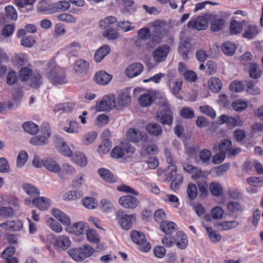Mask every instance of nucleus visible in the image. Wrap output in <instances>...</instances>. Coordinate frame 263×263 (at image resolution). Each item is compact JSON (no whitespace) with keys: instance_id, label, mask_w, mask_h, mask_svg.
<instances>
[{"instance_id":"f257e3e1","label":"nucleus","mask_w":263,"mask_h":263,"mask_svg":"<svg viewBox=\"0 0 263 263\" xmlns=\"http://www.w3.org/2000/svg\"><path fill=\"white\" fill-rule=\"evenodd\" d=\"M47 71L49 79L54 84L61 85L67 82L65 70L58 66L54 60L48 63Z\"/></svg>"},{"instance_id":"f03ea898","label":"nucleus","mask_w":263,"mask_h":263,"mask_svg":"<svg viewBox=\"0 0 263 263\" xmlns=\"http://www.w3.org/2000/svg\"><path fill=\"white\" fill-rule=\"evenodd\" d=\"M95 252V249L89 245H84L81 247L70 249L68 253L75 261L80 262L91 257Z\"/></svg>"},{"instance_id":"7ed1b4c3","label":"nucleus","mask_w":263,"mask_h":263,"mask_svg":"<svg viewBox=\"0 0 263 263\" xmlns=\"http://www.w3.org/2000/svg\"><path fill=\"white\" fill-rule=\"evenodd\" d=\"M164 26V23L160 21L156 20L153 22V30L151 33L150 41L146 44L148 47L153 48L161 42L165 33Z\"/></svg>"},{"instance_id":"20e7f679","label":"nucleus","mask_w":263,"mask_h":263,"mask_svg":"<svg viewBox=\"0 0 263 263\" xmlns=\"http://www.w3.org/2000/svg\"><path fill=\"white\" fill-rule=\"evenodd\" d=\"M130 236L132 241L138 245L139 249L141 251L147 252L151 250V245L146 241L143 233L139 231H132Z\"/></svg>"},{"instance_id":"39448f33","label":"nucleus","mask_w":263,"mask_h":263,"mask_svg":"<svg viewBox=\"0 0 263 263\" xmlns=\"http://www.w3.org/2000/svg\"><path fill=\"white\" fill-rule=\"evenodd\" d=\"M42 136H36L30 139V143L35 146H42L48 143V139L51 135L50 127L48 124H45L41 128Z\"/></svg>"},{"instance_id":"423d86ee","label":"nucleus","mask_w":263,"mask_h":263,"mask_svg":"<svg viewBox=\"0 0 263 263\" xmlns=\"http://www.w3.org/2000/svg\"><path fill=\"white\" fill-rule=\"evenodd\" d=\"M116 107V102L114 95L105 96L102 100L96 104V110L98 111L110 110Z\"/></svg>"},{"instance_id":"0eeeda50","label":"nucleus","mask_w":263,"mask_h":263,"mask_svg":"<svg viewBox=\"0 0 263 263\" xmlns=\"http://www.w3.org/2000/svg\"><path fill=\"white\" fill-rule=\"evenodd\" d=\"M116 217L120 226L126 230L132 228L133 221L136 219L135 214L127 215L122 211H118L116 213Z\"/></svg>"},{"instance_id":"6e6552de","label":"nucleus","mask_w":263,"mask_h":263,"mask_svg":"<svg viewBox=\"0 0 263 263\" xmlns=\"http://www.w3.org/2000/svg\"><path fill=\"white\" fill-rule=\"evenodd\" d=\"M166 112H158L156 116L157 121H159L163 125H171L172 124L173 116L172 112L170 110V105L167 103H164Z\"/></svg>"},{"instance_id":"1a4fd4ad","label":"nucleus","mask_w":263,"mask_h":263,"mask_svg":"<svg viewBox=\"0 0 263 263\" xmlns=\"http://www.w3.org/2000/svg\"><path fill=\"white\" fill-rule=\"evenodd\" d=\"M126 138L128 141L133 143H138L140 141H145L146 136L144 135L140 129L136 128H129L126 133Z\"/></svg>"},{"instance_id":"9d476101","label":"nucleus","mask_w":263,"mask_h":263,"mask_svg":"<svg viewBox=\"0 0 263 263\" xmlns=\"http://www.w3.org/2000/svg\"><path fill=\"white\" fill-rule=\"evenodd\" d=\"M170 52V47L166 45L159 46L153 52V58L155 61L160 63L164 61Z\"/></svg>"},{"instance_id":"9b49d317","label":"nucleus","mask_w":263,"mask_h":263,"mask_svg":"<svg viewBox=\"0 0 263 263\" xmlns=\"http://www.w3.org/2000/svg\"><path fill=\"white\" fill-rule=\"evenodd\" d=\"M120 205L125 209H134L138 204L137 199L132 196L127 195L121 197L119 199Z\"/></svg>"},{"instance_id":"f8f14e48","label":"nucleus","mask_w":263,"mask_h":263,"mask_svg":"<svg viewBox=\"0 0 263 263\" xmlns=\"http://www.w3.org/2000/svg\"><path fill=\"white\" fill-rule=\"evenodd\" d=\"M207 19L204 16H198L194 20H191L187 23V27L195 28L198 30H204L208 26Z\"/></svg>"},{"instance_id":"ddd939ff","label":"nucleus","mask_w":263,"mask_h":263,"mask_svg":"<svg viewBox=\"0 0 263 263\" xmlns=\"http://www.w3.org/2000/svg\"><path fill=\"white\" fill-rule=\"evenodd\" d=\"M123 147L119 146L115 147L111 153V156L112 158L119 159L122 157L124 155V152L131 153L133 151L132 145L128 143L122 144Z\"/></svg>"},{"instance_id":"4468645a","label":"nucleus","mask_w":263,"mask_h":263,"mask_svg":"<svg viewBox=\"0 0 263 263\" xmlns=\"http://www.w3.org/2000/svg\"><path fill=\"white\" fill-rule=\"evenodd\" d=\"M112 79V76L105 71H100L98 72L94 77L95 82L101 85H106L108 84Z\"/></svg>"},{"instance_id":"2eb2a0df","label":"nucleus","mask_w":263,"mask_h":263,"mask_svg":"<svg viewBox=\"0 0 263 263\" xmlns=\"http://www.w3.org/2000/svg\"><path fill=\"white\" fill-rule=\"evenodd\" d=\"M143 69L142 64L137 63L131 64L126 69V76L130 78L139 75Z\"/></svg>"},{"instance_id":"dca6fc26","label":"nucleus","mask_w":263,"mask_h":263,"mask_svg":"<svg viewBox=\"0 0 263 263\" xmlns=\"http://www.w3.org/2000/svg\"><path fill=\"white\" fill-rule=\"evenodd\" d=\"M209 89L214 93H218L222 87V83L220 80L217 77H211L208 81Z\"/></svg>"},{"instance_id":"f3484780","label":"nucleus","mask_w":263,"mask_h":263,"mask_svg":"<svg viewBox=\"0 0 263 263\" xmlns=\"http://www.w3.org/2000/svg\"><path fill=\"white\" fill-rule=\"evenodd\" d=\"M71 245L69 238L65 236L59 237L54 243V248L59 251L66 250Z\"/></svg>"},{"instance_id":"a211bd4d","label":"nucleus","mask_w":263,"mask_h":263,"mask_svg":"<svg viewBox=\"0 0 263 263\" xmlns=\"http://www.w3.org/2000/svg\"><path fill=\"white\" fill-rule=\"evenodd\" d=\"M88 228L87 223L83 222H79L74 223L72 226L68 228L69 233L74 234L76 235H81L84 232L86 233Z\"/></svg>"},{"instance_id":"6ab92c4d","label":"nucleus","mask_w":263,"mask_h":263,"mask_svg":"<svg viewBox=\"0 0 263 263\" xmlns=\"http://www.w3.org/2000/svg\"><path fill=\"white\" fill-rule=\"evenodd\" d=\"M58 142L56 143L57 147L59 152L63 155L66 157H72L73 154L72 151L65 142L62 139H57Z\"/></svg>"},{"instance_id":"aec40b11","label":"nucleus","mask_w":263,"mask_h":263,"mask_svg":"<svg viewBox=\"0 0 263 263\" xmlns=\"http://www.w3.org/2000/svg\"><path fill=\"white\" fill-rule=\"evenodd\" d=\"M89 66V63L87 61L80 59L75 62L73 69L78 73H85L88 70Z\"/></svg>"},{"instance_id":"412c9836","label":"nucleus","mask_w":263,"mask_h":263,"mask_svg":"<svg viewBox=\"0 0 263 263\" xmlns=\"http://www.w3.org/2000/svg\"><path fill=\"white\" fill-rule=\"evenodd\" d=\"M44 166L48 171L57 173L61 171L60 165L51 158H44Z\"/></svg>"},{"instance_id":"4be33fe9","label":"nucleus","mask_w":263,"mask_h":263,"mask_svg":"<svg viewBox=\"0 0 263 263\" xmlns=\"http://www.w3.org/2000/svg\"><path fill=\"white\" fill-rule=\"evenodd\" d=\"M177 247L180 249H185L188 243L186 235L182 232H177L175 238Z\"/></svg>"},{"instance_id":"5701e85b","label":"nucleus","mask_w":263,"mask_h":263,"mask_svg":"<svg viewBox=\"0 0 263 263\" xmlns=\"http://www.w3.org/2000/svg\"><path fill=\"white\" fill-rule=\"evenodd\" d=\"M146 131L153 136H159L162 134L161 126L157 123H149L146 126Z\"/></svg>"},{"instance_id":"b1692460","label":"nucleus","mask_w":263,"mask_h":263,"mask_svg":"<svg viewBox=\"0 0 263 263\" xmlns=\"http://www.w3.org/2000/svg\"><path fill=\"white\" fill-rule=\"evenodd\" d=\"M160 229L166 235H171L175 232L176 224L173 222L162 221L160 222Z\"/></svg>"},{"instance_id":"393cba45","label":"nucleus","mask_w":263,"mask_h":263,"mask_svg":"<svg viewBox=\"0 0 263 263\" xmlns=\"http://www.w3.org/2000/svg\"><path fill=\"white\" fill-rule=\"evenodd\" d=\"M87 240L92 244L96 245L99 248L100 242L99 235L94 229H87L86 232Z\"/></svg>"},{"instance_id":"a878e982","label":"nucleus","mask_w":263,"mask_h":263,"mask_svg":"<svg viewBox=\"0 0 263 263\" xmlns=\"http://www.w3.org/2000/svg\"><path fill=\"white\" fill-rule=\"evenodd\" d=\"M32 204L41 210H46L49 207L50 202L47 198L36 197L32 199Z\"/></svg>"},{"instance_id":"bb28decb","label":"nucleus","mask_w":263,"mask_h":263,"mask_svg":"<svg viewBox=\"0 0 263 263\" xmlns=\"http://www.w3.org/2000/svg\"><path fill=\"white\" fill-rule=\"evenodd\" d=\"M109 52L110 48L108 45L101 46L95 54V61L97 63L100 62Z\"/></svg>"},{"instance_id":"cd10ccee","label":"nucleus","mask_w":263,"mask_h":263,"mask_svg":"<svg viewBox=\"0 0 263 263\" xmlns=\"http://www.w3.org/2000/svg\"><path fill=\"white\" fill-rule=\"evenodd\" d=\"M155 100V97L151 93H144L140 96L138 102L142 107L151 106Z\"/></svg>"},{"instance_id":"c85d7f7f","label":"nucleus","mask_w":263,"mask_h":263,"mask_svg":"<svg viewBox=\"0 0 263 263\" xmlns=\"http://www.w3.org/2000/svg\"><path fill=\"white\" fill-rule=\"evenodd\" d=\"M82 48L81 44L78 42L74 41L71 43L66 49L69 55L72 57H78L79 51Z\"/></svg>"},{"instance_id":"c756f323","label":"nucleus","mask_w":263,"mask_h":263,"mask_svg":"<svg viewBox=\"0 0 263 263\" xmlns=\"http://www.w3.org/2000/svg\"><path fill=\"white\" fill-rule=\"evenodd\" d=\"M52 214L58 220L65 225H69L70 223V218L63 212L59 209H53Z\"/></svg>"},{"instance_id":"7c9ffc66","label":"nucleus","mask_w":263,"mask_h":263,"mask_svg":"<svg viewBox=\"0 0 263 263\" xmlns=\"http://www.w3.org/2000/svg\"><path fill=\"white\" fill-rule=\"evenodd\" d=\"M24 192L32 199L40 195L39 191L33 185L29 183H25L23 185Z\"/></svg>"},{"instance_id":"2f4dec72","label":"nucleus","mask_w":263,"mask_h":263,"mask_svg":"<svg viewBox=\"0 0 263 263\" xmlns=\"http://www.w3.org/2000/svg\"><path fill=\"white\" fill-rule=\"evenodd\" d=\"M239 225L236 220L224 221L216 223V227L221 231H227L236 228Z\"/></svg>"},{"instance_id":"473e14b6","label":"nucleus","mask_w":263,"mask_h":263,"mask_svg":"<svg viewBox=\"0 0 263 263\" xmlns=\"http://www.w3.org/2000/svg\"><path fill=\"white\" fill-rule=\"evenodd\" d=\"M100 177L106 182L112 183L116 181V178L114 175L108 170L100 168L98 171Z\"/></svg>"},{"instance_id":"72a5a7b5","label":"nucleus","mask_w":263,"mask_h":263,"mask_svg":"<svg viewBox=\"0 0 263 263\" xmlns=\"http://www.w3.org/2000/svg\"><path fill=\"white\" fill-rule=\"evenodd\" d=\"M72 157V160L78 165L84 166L87 164V158L82 153L79 152H74Z\"/></svg>"},{"instance_id":"f704fd0d","label":"nucleus","mask_w":263,"mask_h":263,"mask_svg":"<svg viewBox=\"0 0 263 263\" xmlns=\"http://www.w3.org/2000/svg\"><path fill=\"white\" fill-rule=\"evenodd\" d=\"M83 196V192L80 190L70 191L63 195V199L65 201H71L78 199Z\"/></svg>"},{"instance_id":"c9c22d12","label":"nucleus","mask_w":263,"mask_h":263,"mask_svg":"<svg viewBox=\"0 0 263 263\" xmlns=\"http://www.w3.org/2000/svg\"><path fill=\"white\" fill-rule=\"evenodd\" d=\"M117 103L120 106H125L130 103V96L128 92H122L117 98Z\"/></svg>"},{"instance_id":"e433bc0d","label":"nucleus","mask_w":263,"mask_h":263,"mask_svg":"<svg viewBox=\"0 0 263 263\" xmlns=\"http://www.w3.org/2000/svg\"><path fill=\"white\" fill-rule=\"evenodd\" d=\"M22 127L26 133L31 135H35L37 134L39 130V126L31 121H28L24 123Z\"/></svg>"},{"instance_id":"4c0bfd02","label":"nucleus","mask_w":263,"mask_h":263,"mask_svg":"<svg viewBox=\"0 0 263 263\" xmlns=\"http://www.w3.org/2000/svg\"><path fill=\"white\" fill-rule=\"evenodd\" d=\"M209 190L212 195L216 197L220 196L223 194L221 185L218 182H212L209 185Z\"/></svg>"},{"instance_id":"58836bf2","label":"nucleus","mask_w":263,"mask_h":263,"mask_svg":"<svg viewBox=\"0 0 263 263\" xmlns=\"http://www.w3.org/2000/svg\"><path fill=\"white\" fill-rule=\"evenodd\" d=\"M226 24V21L222 18H215L211 21L210 28L213 31H218L222 29Z\"/></svg>"},{"instance_id":"ea45409f","label":"nucleus","mask_w":263,"mask_h":263,"mask_svg":"<svg viewBox=\"0 0 263 263\" xmlns=\"http://www.w3.org/2000/svg\"><path fill=\"white\" fill-rule=\"evenodd\" d=\"M117 18L114 16H108L99 22L100 27L103 29H106L112 28L111 26L113 24L116 23Z\"/></svg>"},{"instance_id":"a19ab883","label":"nucleus","mask_w":263,"mask_h":263,"mask_svg":"<svg viewBox=\"0 0 263 263\" xmlns=\"http://www.w3.org/2000/svg\"><path fill=\"white\" fill-rule=\"evenodd\" d=\"M200 160L205 165H209L212 158V153L210 150L203 149L199 153Z\"/></svg>"},{"instance_id":"79ce46f5","label":"nucleus","mask_w":263,"mask_h":263,"mask_svg":"<svg viewBox=\"0 0 263 263\" xmlns=\"http://www.w3.org/2000/svg\"><path fill=\"white\" fill-rule=\"evenodd\" d=\"M64 130L69 134H78L81 131V126L79 123L74 121H71L68 126H65Z\"/></svg>"},{"instance_id":"37998d69","label":"nucleus","mask_w":263,"mask_h":263,"mask_svg":"<svg viewBox=\"0 0 263 263\" xmlns=\"http://www.w3.org/2000/svg\"><path fill=\"white\" fill-rule=\"evenodd\" d=\"M258 34L257 26L255 25H249L242 36L248 39H252Z\"/></svg>"},{"instance_id":"c03bdc74","label":"nucleus","mask_w":263,"mask_h":263,"mask_svg":"<svg viewBox=\"0 0 263 263\" xmlns=\"http://www.w3.org/2000/svg\"><path fill=\"white\" fill-rule=\"evenodd\" d=\"M249 74L253 79H258L261 75V70L259 68V65L256 63H251L249 70Z\"/></svg>"},{"instance_id":"a18cd8bd","label":"nucleus","mask_w":263,"mask_h":263,"mask_svg":"<svg viewBox=\"0 0 263 263\" xmlns=\"http://www.w3.org/2000/svg\"><path fill=\"white\" fill-rule=\"evenodd\" d=\"M208 175L209 173L207 172L202 171L200 168L196 167L192 175V178L196 181L197 183L198 180H206V177Z\"/></svg>"},{"instance_id":"49530a36","label":"nucleus","mask_w":263,"mask_h":263,"mask_svg":"<svg viewBox=\"0 0 263 263\" xmlns=\"http://www.w3.org/2000/svg\"><path fill=\"white\" fill-rule=\"evenodd\" d=\"M236 50L235 45L230 42H227L223 44L222 50L223 53L228 55H232Z\"/></svg>"},{"instance_id":"de8ad7c7","label":"nucleus","mask_w":263,"mask_h":263,"mask_svg":"<svg viewBox=\"0 0 263 263\" xmlns=\"http://www.w3.org/2000/svg\"><path fill=\"white\" fill-rule=\"evenodd\" d=\"M197 184L200 197H206L208 194V184L206 180H198Z\"/></svg>"},{"instance_id":"09e8293b","label":"nucleus","mask_w":263,"mask_h":263,"mask_svg":"<svg viewBox=\"0 0 263 263\" xmlns=\"http://www.w3.org/2000/svg\"><path fill=\"white\" fill-rule=\"evenodd\" d=\"M186 193L190 200L195 199L198 194L196 186L192 183H189L186 188Z\"/></svg>"},{"instance_id":"8fccbe9b","label":"nucleus","mask_w":263,"mask_h":263,"mask_svg":"<svg viewBox=\"0 0 263 263\" xmlns=\"http://www.w3.org/2000/svg\"><path fill=\"white\" fill-rule=\"evenodd\" d=\"M242 30V24L237 21H233L231 22L230 26V32L231 34H237L240 33Z\"/></svg>"},{"instance_id":"3c124183","label":"nucleus","mask_w":263,"mask_h":263,"mask_svg":"<svg viewBox=\"0 0 263 263\" xmlns=\"http://www.w3.org/2000/svg\"><path fill=\"white\" fill-rule=\"evenodd\" d=\"M233 108L236 111H242L245 110L248 107L247 102L238 99L235 100L232 104Z\"/></svg>"},{"instance_id":"603ef678","label":"nucleus","mask_w":263,"mask_h":263,"mask_svg":"<svg viewBox=\"0 0 263 263\" xmlns=\"http://www.w3.org/2000/svg\"><path fill=\"white\" fill-rule=\"evenodd\" d=\"M247 91L252 95H258L260 93V89L251 80L246 81Z\"/></svg>"},{"instance_id":"864d4df0","label":"nucleus","mask_w":263,"mask_h":263,"mask_svg":"<svg viewBox=\"0 0 263 263\" xmlns=\"http://www.w3.org/2000/svg\"><path fill=\"white\" fill-rule=\"evenodd\" d=\"M14 214V212L11 207L2 206L0 207V217L3 218H8Z\"/></svg>"},{"instance_id":"5fc2aeb1","label":"nucleus","mask_w":263,"mask_h":263,"mask_svg":"<svg viewBox=\"0 0 263 263\" xmlns=\"http://www.w3.org/2000/svg\"><path fill=\"white\" fill-rule=\"evenodd\" d=\"M28 160V154L24 151H21L17 157L16 166L18 167H22Z\"/></svg>"},{"instance_id":"6e6d98bb","label":"nucleus","mask_w":263,"mask_h":263,"mask_svg":"<svg viewBox=\"0 0 263 263\" xmlns=\"http://www.w3.org/2000/svg\"><path fill=\"white\" fill-rule=\"evenodd\" d=\"M5 11L6 16L8 20L14 21L17 19V12L12 6L9 5L6 7L5 8Z\"/></svg>"},{"instance_id":"4d7b16f0","label":"nucleus","mask_w":263,"mask_h":263,"mask_svg":"<svg viewBox=\"0 0 263 263\" xmlns=\"http://www.w3.org/2000/svg\"><path fill=\"white\" fill-rule=\"evenodd\" d=\"M42 83V79L40 74L33 73L31 75L29 85L32 88H37Z\"/></svg>"},{"instance_id":"13d9d810","label":"nucleus","mask_w":263,"mask_h":263,"mask_svg":"<svg viewBox=\"0 0 263 263\" xmlns=\"http://www.w3.org/2000/svg\"><path fill=\"white\" fill-rule=\"evenodd\" d=\"M232 145L231 141L229 139H224L219 144V151L223 153L225 155H228L230 153V149Z\"/></svg>"},{"instance_id":"bf43d9fd","label":"nucleus","mask_w":263,"mask_h":263,"mask_svg":"<svg viewBox=\"0 0 263 263\" xmlns=\"http://www.w3.org/2000/svg\"><path fill=\"white\" fill-rule=\"evenodd\" d=\"M83 205L88 209H95L97 205L96 200L92 197H86L82 200Z\"/></svg>"},{"instance_id":"052dcab7","label":"nucleus","mask_w":263,"mask_h":263,"mask_svg":"<svg viewBox=\"0 0 263 263\" xmlns=\"http://www.w3.org/2000/svg\"><path fill=\"white\" fill-rule=\"evenodd\" d=\"M171 181H172L170 187L172 191L176 192L179 185L183 181V176L181 174H178V175H176L175 178Z\"/></svg>"},{"instance_id":"680f3d73","label":"nucleus","mask_w":263,"mask_h":263,"mask_svg":"<svg viewBox=\"0 0 263 263\" xmlns=\"http://www.w3.org/2000/svg\"><path fill=\"white\" fill-rule=\"evenodd\" d=\"M47 222L52 231L56 233H60L62 232L63 228L61 225L55 220L51 218H48Z\"/></svg>"},{"instance_id":"e2e57ef3","label":"nucleus","mask_w":263,"mask_h":263,"mask_svg":"<svg viewBox=\"0 0 263 263\" xmlns=\"http://www.w3.org/2000/svg\"><path fill=\"white\" fill-rule=\"evenodd\" d=\"M227 208L230 212L235 213L243 210L241 204L236 201H230L227 204Z\"/></svg>"},{"instance_id":"0e129e2a","label":"nucleus","mask_w":263,"mask_h":263,"mask_svg":"<svg viewBox=\"0 0 263 263\" xmlns=\"http://www.w3.org/2000/svg\"><path fill=\"white\" fill-rule=\"evenodd\" d=\"M35 43V40L31 35L23 36L21 40L20 44L22 46L30 48L34 45Z\"/></svg>"},{"instance_id":"69168bd1","label":"nucleus","mask_w":263,"mask_h":263,"mask_svg":"<svg viewBox=\"0 0 263 263\" xmlns=\"http://www.w3.org/2000/svg\"><path fill=\"white\" fill-rule=\"evenodd\" d=\"M32 74V70L26 67L22 68L19 71L20 78L23 81L28 80Z\"/></svg>"},{"instance_id":"338daca9","label":"nucleus","mask_w":263,"mask_h":263,"mask_svg":"<svg viewBox=\"0 0 263 263\" xmlns=\"http://www.w3.org/2000/svg\"><path fill=\"white\" fill-rule=\"evenodd\" d=\"M23 96V91L19 88H15L12 90V97L14 103L17 105Z\"/></svg>"},{"instance_id":"774afa93","label":"nucleus","mask_w":263,"mask_h":263,"mask_svg":"<svg viewBox=\"0 0 263 263\" xmlns=\"http://www.w3.org/2000/svg\"><path fill=\"white\" fill-rule=\"evenodd\" d=\"M211 213L213 219H220L223 217L224 211L221 207L217 206L211 210Z\"/></svg>"}]
</instances>
